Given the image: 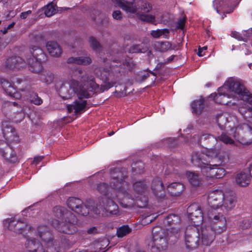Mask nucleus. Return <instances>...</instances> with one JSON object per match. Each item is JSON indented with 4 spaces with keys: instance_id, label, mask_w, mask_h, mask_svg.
<instances>
[{
    "instance_id": "f257e3e1",
    "label": "nucleus",
    "mask_w": 252,
    "mask_h": 252,
    "mask_svg": "<svg viewBox=\"0 0 252 252\" xmlns=\"http://www.w3.org/2000/svg\"><path fill=\"white\" fill-rule=\"evenodd\" d=\"M111 190L108 186L104 183L97 185V190L103 194V196L98 199L95 209H93L94 214L102 215L108 214L116 215L118 212V206L112 199H117L125 208L132 205L133 198L127 191L128 184L122 179L115 177H113L110 182Z\"/></svg>"
},
{
    "instance_id": "f03ea898",
    "label": "nucleus",
    "mask_w": 252,
    "mask_h": 252,
    "mask_svg": "<svg viewBox=\"0 0 252 252\" xmlns=\"http://www.w3.org/2000/svg\"><path fill=\"white\" fill-rule=\"evenodd\" d=\"M187 212L191 224L187 227L185 232V239L187 247L195 248L198 246L200 242V232L199 228L200 224L202 242L204 245H210L215 238L214 232L211 228L206 226V214L203 215L200 207L197 203L190 205Z\"/></svg>"
},
{
    "instance_id": "7ed1b4c3",
    "label": "nucleus",
    "mask_w": 252,
    "mask_h": 252,
    "mask_svg": "<svg viewBox=\"0 0 252 252\" xmlns=\"http://www.w3.org/2000/svg\"><path fill=\"white\" fill-rule=\"evenodd\" d=\"M236 202L235 196L232 193H224L220 189L212 190L209 193L208 203L211 210L206 213V215L209 220L215 224L216 232L221 233L226 230V220L222 213H217L215 210L220 209L223 213H226L235 207Z\"/></svg>"
},
{
    "instance_id": "20e7f679",
    "label": "nucleus",
    "mask_w": 252,
    "mask_h": 252,
    "mask_svg": "<svg viewBox=\"0 0 252 252\" xmlns=\"http://www.w3.org/2000/svg\"><path fill=\"white\" fill-rule=\"evenodd\" d=\"M80 81L84 84L83 86H80L77 81L72 79L62 86L59 91L60 96L64 99H70L75 94L79 99L74 101L73 104L67 106L69 112L74 110V113L76 114L82 111L86 105V101L82 99L89 97V92L98 87V85L94 81V77L88 73L81 76Z\"/></svg>"
},
{
    "instance_id": "39448f33",
    "label": "nucleus",
    "mask_w": 252,
    "mask_h": 252,
    "mask_svg": "<svg viewBox=\"0 0 252 252\" xmlns=\"http://www.w3.org/2000/svg\"><path fill=\"white\" fill-rule=\"evenodd\" d=\"M218 91L217 94H211L209 96L210 98H212L217 103L234 105L235 102L229 100L232 98L234 100L242 99L245 103L249 102L252 105V95L242 84L232 78H229Z\"/></svg>"
},
{
    "instance_id": "423d86ee",
    "label": "nucleus",
    "mask_w": 252,
    "mask_h": 252,
    "mask_svg": "<svg viewBox=\"0 0 252 252\" xmlns=\"http://www.w3.org/2000/svg\"><path fill=\"white\" fill-rule=\"evenodd\" d=\"M218 150L216 148H206L201 153H194L192 156V163L200 168L202 174L207 180L220 179L226 174L224 168L219 167L217 164L213 163L212 160L216 158Z\"/></svg>"
},
{
    "instance_id": "0eeeda50",
    "label": "nucleus",
    "mask_w": 252,
    "mask_h": 252,
    "mask_svg": "<svg viewBox=\"0 0 252 252\" xmlns=\"http://www.w3.org/2000/svg\"><path fill=\"white\" fill-rule=\"evenodd\" d=\"M38 233L41 242L35 238L27 240L26 246L31 249L27 252H59L58 242L53 241L52 234L46 227H39Z\"/></svg>"
},
{
    "instance_id": "6e6552de",
    "label": "nucleus",
    "mask_w": 252,
    "mask_h": 252,
    "mask_svg": "<svg viewBox=\"0 0 252 252\" xmlns=\"http://www.w3.org/2000/svg\"><path fill=\"white\" fill-rule=\"evenodd\" d=\"M53 213L55 216L61 220H54L52 225L57 227L60 232L72 234L76 231L75 224L77 222V219L72 213L61 206L54 208Z\"/></svg>"
},
{
    "instance_id": "1a4fd4ad",
    "label": "nucleus",
    "mask_w": 252,
    "mask_h": 252,
    "mask_svg": "<svg viewBox=\"0 0 252 252\" xmlns=\"http://www.w3.org/2000/svg\"><path fill=\"white\" fill-rule=\"evenodd\" d=\"M113 3L126 13L134 14L141 21L148 20V18L144 14L146 12H150L152 9L150 3L142 0H134L129 1L126 0H114Z\"/></svg>"
},
{
    "instance_id": "9d476101",
    "label": "nucleus",
    "mask_w": 252,
    "mask_h": 252,
    "mask_svg": "<svg viewBox=\"0 0 252 252\" xmlns=\"http://www.w3.org/2000/svg\"><path fill=\"white\" fill-rule=\"evenodd\" d=\"M29 69L34 73L42 70V64L46 60V56L42 49L37 46L32 45L30 48V54L26 58Z\"/></svg>"
},
{
    "instance_id": "9b49d317",
    "label": "nucleus",
    "mask_w": 252,
    "mask_h": 252,
    "mask_svg": "<svg viewBox=\"0 0 252 252\" xmlns=\"http://www.w3.org/2000/svg\"><path fill=\"white\" fill-rule=\"evenodd\" d=\"M231 134L238 143L243 145L252 143V128L248 124L243 123L232 126Z\"/></svg>"
},
{
    "instance_id": "f8f14e48",
    "label": "nucleus",
    "mask_w": 252,
    "mask_h": 252,
    "mask_svg": "<svg viewBox=\"0 0 252 252\" xmlns=\"http://www.w3.org/2000/svg\"><path fill=\"white\" fill-rule=\"evenodd\" d=\"M82 204V200L75 197H70L67 201L68 207L78 214L86 216L89 213L90 211H93L94 213L93 209L95 208H88L86 206H83Z\"/></svg>"
},
{
    "instance_id": "ddd939ff",
    "label": "nucleus",
    "mask_w": 252,
    "mask_h": 252,
    "mask_svg": "<svg viewBox=\"0 0 252 252\" xmlns=\"http://www.w3.org/2000/svg\"><path fill=\"white\" fill-rule=\"evenodd\" d=\"M3 224L9 229L18 233H22L27 227L26 222L15 219H7L3 221Z\"/></svg>"
},
{
    "instance_id": "4468645a",
    "label": "nucleus",
    "mask_w": 252,
    "mask_h": 252,
    "mask_svg": "<svg viewBox=\"0 0 252 252\" xmlns=\"http://www.w3.org/2000/svg\"><path fill=\"white\" fill-rule=\"evenodd\" d=\"M236 120L234 116H230L226 113H222L218 115L216 117L217 123L221 129L226 128H231V121Z\"/></svg>"
},
{
    "instance_id": "2eb2a0df",
    "label": "nucleus",
    "mask_w": 252,
    "mask_h": 252,
    "mask_svg": "<svg viewBox=\"0 0 252 252\" xmlns=\"http://www.w3.org/2000/svg\"><path fill=\"white\" fill-rule=\"evenodd\" d=\"M2 130L5 139L9 142L17 140L15 129L6 122H3L1 124Z\"/></svg>"
},
{
    "instance_id": "dca6fc26",
    "label": "nucleus",
    "mask_w": 252,
    "mask_h": 252,
    "mask_svg": "<svg viewBox=\"0 0 252 252\" xmlns=\"http://www.w3.org/2000/svg\"><path fill=\"white\" fill-rule=\"evenodd\" d=\"M162 233L161 230H160L158 233H157L156 232L153 234V243L154 246H152V250L154 252V250L157 248L158 249L157 252L160 251V250L163 249V247L166 245V240L165 238L161 237V235H158V234Z\"/></svg>"
},
{
    "instance_id": "f3484780",
    "label": "nucleus",
    "mask_w": 252,
    "mask_h": 252,
    "mask_svg": "<svg viewBox=\"0 0 252 252\" xmlns=\"http://www.w3.org/2000/svg\"><path fill=\"white\" fill-rule=\"evenodd\" d=\"M152 188L155 195L162 198L165 196L164 188L160 179H155L152 182Z\"/></svg>"
},
{
    "instance_id": "a211bd4d",
    "label": "nucleus",
    "mask_w": 252,
    "mask_h": 252,
    "mask_svg": "<svg viewBox=\"0 0 252 252\" xmlns=\"http://www.w3.org/2000/svg\"><path fill=\"white\" fill-rule=\"evenodd\" d=\"M0 155L9 162L14 163L17 161L16 154L8 146H6L3 149L0 148Z\"/></svg>"
},
{
    "instance_id": "6ab92c4d",
    "label": "nucleus",
    "mask_w": 252,
    "mask_h": 252,
    "mask_svg": "<svg viewBox=\"0 0 252 252\" xmlns=\"http://www.w3.org/2000/svg\"><path fill=\"white\" fill-rule=\"evenodd\" d=\"M218 139L227 145H237L238 141L231 134V128L227 130L226 132H222L218 137Z\"/></svg>"
},
{
    "instance_id": "aec40b11",
    "label": "nucleus",
    "mask_w": 252,
    "mask_h": 252,
    "mask_svg": "<svg viewBox=\"0 0 252 252\" xmlns=\"http://www.w3.org/2000/svg\"><path fill=\"white\" fill-rule=\"evenodd\" d=\"M46 48L50 54L53 57H59L62 54V49L58 43L50 41L46 43Z\"/></svg>"
},
{
    "instance_id": "412c9836",
    "label": "nucleus",
    "mask_w": 252,
    "mask_h": 252,
    "mask_svg": "<svg viewBox=\"0 0 252 252\" xmlns=\"http://www.w3.org/2000/svg\"><path fill=\"white\" fill-rule=\"evenodd\" d=\"M24 60L20 57H12L7 60L6 66L9 69L20 68L24 64Z\"/></svg>"
},
{
    "instance_id": "4be33fe9",
    "label": "nucleus",
    "mask_w": 252,
    "mask_h": 252,
    "mask_svg": "<svg viewBox=\"0 0 252 252\" xmlns=\"http://www.w3.org/2000/svg\"><path fill=\"white\" fill-rule=\"evenodd\" d=\"M150 12H146L145 13V16L148 18V20H142V21L149 22V23H153V22H158V23H164L166 21L164 19V15L160 12L158 11H155L152 13V14H149Z\"/></svg>"
},
{
    "instance_id": "5701e85b",
    "label": "nucleus",
    "mask_w": 252,
    "mask_h": 252,
    "mask_svg": "<svg viewBox=\"0 0 252 252\" xmlns=\"http://www.w3.org/2000/svg\"><path fill=\"white\" fill-rule=\"evenodd\" d=\"M167 189L171 195L178 196L184 190V187L180 182H174L169 184L167 187Z\"/></svg>"
},
{
    "instance_id": "b1692460",
    "label": "nucleus",
    "mask_w": 252,
    "mask_h": 252,
    "mask_svg": "<svg viewBox=\"0 0 252 252\" xmlns=\"http://www.w3.org/2000/svg\"><path fill=\"white\" fill-rule=\"evenodd\" d=\"M176 47L175 44H172L169 41L156 42L154 44V48L160 52H166L169 50H173Z\"/></svg>"
},
{
    "instance_id": "393cba45",
    "label": "nucleus",
    "mask_w": 252,
    "mask_h": 252,
    "mask_svg": "<svg viewBox=\"0 0 252 252\" xmlns=\"http://www.w3.org/2000/svg\"><path fill=\"white\" fill-rule=\"evenodd\" d=\"M67 63H68L87 65L92 63V60L89 57H70L68 59Z\"/></svg>"
},
{
    "instance_id": "a878e982",
    "label": "nucleus",
    "mask_w": 252,
    "mask_h": 252,
    "mask_svg": "<svg viewBox=\"0 0 252 252\" xmlns=\"http://www.w3.org/2000/svg\"><path fill=\"white\" fill-rule=\"evenodd\" d=\"M187 176L189 182L192 186H197L201 183L202 179L197 173L188 171L187 172Z\"/></svg>"
},
{
    "instance_id": "bb28decb",
    "label": "nucleus",
    "mask_w": 252,
    "mask_h": 252,
    "mask_svg": "<svg viewBox=\"0 0 252 252\" xmlns=\"http://www.w3.org/2000/svg\"><path fill=\"white\" fill-rule=\"evenodd\" d=\"M204 107V100L202 98L194 100L191 104L192 113L197 115L202 113Z\"/></svg>"
},
{
    "instance_id": "cd10ccee",
    "label": "nucleus",
    "mask_w": 252,
    "mask_h": 252,
    "mask_svg": "<svg viewBox=\"0 0 252 252\" xmlns=\"http://www.w3.org/2000/svg\"><path fill=\"white\" fill-rule=\"evenodd\" d=\"M236 181L239 186L246 187L250 183V177L247 173L241 172L237 175Z\"/></svg>"
},
{
    "instance_id": "c85d7f7f",
    "label": "nucleus",
    "mask_w": 252,
    "mask_h": 252,
    "mask_svg": "<svg viewBox=\"0 0 252 252\" xmlns=\"http://www.w3.org/2000/svg\"><path fill=\"white\" fill-rule=\"evenodd\" d=\"M148 47L147 45L141 44L132 45L128 49H127L126 51H127L130 53H145L148 51Z\"/></svg>"
},
{
    "instance_id": "c756f323",
    "label": "nucleus",
    "mask_w": 252,
    "mask_h": 252,
    "mask_svg": "<svg viewBox=\"0 0 252 252\" xmlns=\"http://www.w3.org/2000/svg\"><path fill=\"white\" fill-rule=\"evenodd\" d=\"M169 31L167 29H157L153 30L151 32V35L155 38L162 37L164 38H169Z\"/></svg>"
},
{
    "instance_id": "7c9ffc66",
    "label": "nucleus",
    "mask_w": 252,
    "mask_h": 252,
    "mask_svg": "<svg viewBox=\"0 0 252 252\" xmlns=\"http://www.w3.org/2000/svg\"><path fill=\"white\" fill-rule=\"evenodd\" d=\"M95 75L104 81H108L109 80V76L110 75L109 70L102 68H97L94 70Z\"/></svg>"
},
{
    "instance_id": "2f4dec72",
    "label": "nucleus",
    "mask_w": 252,
    "mask_h": 252,
    "mask_svg": "<svg viewBox=\"0 0 252 252\" xmlns=\"http://www.w3.org/2000/svg\"><path fill=\"white\" fill-rule=\"evenodd\" d=\"M231 36L238 40L247 42L250 36V33L249 31H245L242 33L234 32H232Z\"/></svg>"
},
{
    "instance_id": "473e14b6",
    "label": "nucleus",
    "mask_w": 252,
    "mask_h": 252,
    "mask_svg": "<svg viewBox=\"0 0 252 252\" xmlns=\"http://www.w3.org/2000/svg\"><path fill=\"white\" fill-rule=\"evenodd\" d=\"M216 158L221 164L224 165L229 161V154L227 152L219 149Z\"/></svg>"
},
{
    "instance_id": "72a5a7b5",
    "label": "nucleus",
    "mask_w": 252,
    "mask_h": 252,
    "mask_svg": "<svg viewBox=\"0 0 252 252\" xmlns=\"http://www.w3.org/2000/svg\"><path fill=\"white\" fill-rule=\"evenodd\" d=\"M0 83L2 86V87L6 92V93H7L8 94H11L13 93V92L15 91V88L11 84V83L9 82L7 80L3 78H1Z\"/></svg>"
},
{
    "instance_id": "f704fd0d",
    "label": "nucleus",
    "mask_w": 252,
    "mask_h": 252,
    "mask_svg": "<svg viewBox=\"0 0 252 252\" xmlns=\"http://www.w3.org/2000/svg\"><path fill=\"white\" fill-rule=\"evenodd\" d=\"M44 14L47 17H51L57 12L56 5L53 3H49L44 7Z\"/></svg>"
},
{
    "instance_id": "c9c22d12",
    "label": "nucleus",
    "mask_w": 252,
    "mask_h": 252,
    "mask_svg": "<svg viewBox=\"0 0 252 252\" xmlns=\"http://www.w3.org/2000/svg\"><path fill=\"white\" fill-rule=\"evenodd\" d=\"M131 231L128 225H123L117 230V235L119 238H122L129 234Z\"/></svg>"
},
{
    "instance_id": "e433bc0d",
    "label": "nucleus",
    "mask_w": 252,
    "mask_h": 252,
    "mask_svg": "<svg viewBox=\"0 0 252 252\" xmlns=\"http://www.w3.org/2000/svg\"><path fill=\"white\" fill-rule=\"evenodd\" d=\"M158 216V215L155 216L154 214L143 216V218L141 220V223L142 225L148 224L155 220Z\"/></svg>"
},
{
    "instance_id": "4c0bfd02",
    "label": "nucleus",
    "mask_w": 252,
    "mask_h": 252,
    "mask_svg": "<svg viewBox=\"0 0 252 252\" xmlns=\"http://www.w3.org/2000/svg\"><path fill=\"white\" fill-rule=\"evenodd\" d=\"M54 79V74L50 72H45L41 77L43 81L48 84H51L53 81Z\"/></svg>"
},
{
    "instance_id": "58836bf2",
    "label": "nucleus",
    "mask_w": 252,
    "mask_h": 252,
    "mask_svg": "<svg viewBox=\"0 0 252 252\" xmlns=\"http://www.w3.org/2000/svg\"><path fill=\"white\" fill-rule=\"evenodd\" d=\"M134 189L137 193H142L146 189V185L142 182H137L133 185Z\"/></svg>"
},
{
    "instance_id": "ea45409f",
    "label": "nucleus",
    "mask_w": 252,
    "mask_h": 252,
    "mask_svg": "<svg viewBox=\"0 0 252 252\" xmlns=\"http://www.w3.org/2000/svg\"><path fill=\"white\" fill-rule=\"evenodd\" d=\"M89 43L92 48L96 51H97L100 48V46L98 42L93 37L89 38Z\"/></svg>"
},
{
    "instance_id": "a19ab883",
    "label": "nucleus",
    "mask_w": 252,
    "mask_h": 252,
    "mask_svg": "<svg viewBox=\"0 0 252 252\" xmlns=\"http://www.w3.org/2000/svg\"><path fill=\"white\" fill-rule=\"evenodd\" d=\"M30 101L36 105H40L42 103V99L35 94L31 97Z\"/></svg>"
},
{
    "instance_id": "79ce46f5",
    "label": "nucleus",
    "mask_w": 252,
    "mask_h": 252,
    "mask_svg": "<svg viewBox=\"0 0 252 252\" xmlns=\"http://www.w3.org/2000/svg\"><path fill=\"white\" fill-rule=\"evenodd\" d=\"M186 22V17H183L179 19L177 22L176 28L179 29H183Z\"/></svg>"
},
{
    "instance_id": "37998d69",
    "label": "nucleus",
    "mask_w": 252,
    "mask_h": 252,
    "mask_svg": "<svg viewBox=\"0 0 252 252\" xmlns=\"http://www.w3.org/2000/svg\"><path fill=\"white\" fill-rule=\"evenodd\" d=\"M112 17L115 20H121L123 18V14L120 10H115L112 13Z\"/></svg>"
},
{
    "instance_id": "c03bdc74",
    "label": "nucleus",
    "mask_w": 252,
    "mask_h": 252,
    "mask_svg": "<svg viewBox=\"0 0 252 252\" xmlns=\"http://www.w3.org/2000/svg\"><path fill=\"white\" fill-rule=\"evenodd\" d=\"M178 217L175 215H170L166 218V222L169 224H172L173 221L178 220Z\"/></svg>"
},
{
    "instance_id": "a18cd8bd",
    "label": "nucleus",
    "mask_w": 252,
    "mask_h": 252,
    "mask_svg": "<svg viewBox=\"0 0 252 252\" xmlns=\"http://www.w3.org/2000/svg\"><path fill=\"white\" fill-rule=\"evenodd\" d=\"M213 6L218 13H219L222 9L221 8L222 4L220 3V0H215L213 1Z\"/></svg>"
},
{
    "instance_id": "49530a36",
    "label": "nucleus",
    "mask_w": 252,
    "mask_h": 252,
    "mask_svg": "<svg viewBox=\"0 0 252 252\" xmlns=\"http://www.w3.org/2000/svg\"><path fill=\"white\" fill-rule=\"evenodd\" d=\"M207 49V46H204L203 47H199L197 52V55L200 57H202L204 55V51Z\"/></svg>"
},
{
    "instance_id": "de8ad7c7",
    "label": "nucleus",
    "mask_w": 252,
    "mask_h": 252,
    "mask_svg": "<svg viewBox=\"0 0 252 252\" xmlns=\"http://www.w3.org/2000/svg\"><path fill=\"white\" fill-rule=\"evenodd\" d=\"M9 95L15 98L16 99H20L22 97V94H20L19 92L16 91L15 90L13 92V93L11 94H8Z\"/></svg>"
},
{
    "instance_id": "09e8293b",
    "label": "nucleus",
    "mask_w": 252,
    "mask_h": 252,
    "mask_svg": "<svg viewBox=\"0 0 252 252\" xmlns=\"http://www.w3.org/2000/svg\"><path fill=\"white\" fill-rule=\"evenodd\" d=\"M32 13L31 10H28L27 11L22 12L20 15V17L22 19L26 18L29 15H30Z\"/></svg>"
},
{
    "instance_id": "8fccbe9b",
    "label": "nucleus",
    "mask_w": 252,
    "mask_h": 252,
    "mask_svg": "<svg viewBox=\"0 0 252 252\" xmlns=\"http://www.w3.org/2000/svg\"><path fill=\"white\" fill-rule=\"evenodd\" d=\"M43 158V157L41 156H37L34 157L32 163L35 165L38 164V163Z\"/></svg>"
},
{
    "instance_id": "3c124183",
    "label": "nucleus",
    "mask_w": 252,
    "mask_h": 252,
    "mask_svg": "<svg viewBox=\"0 0 252 252\" xmlns=\"http://www.w3.org/2000/svg\"><path fill=\"white\" fill-rule=\"evenodd\" d=\"M14 25H15V23L13 22V23H11L10 24H9V25H8V26L6 28H4L3 30L2 31L3 33H6L9 29L13 27Z\"/></svg>"
},
{
    "instance_id": "603ef678",
    "label": "nucleus",
    "mask_w": 252,
    "mask_h": 252,
    "mask_svg": "<svg viewBox=\"0 0 252 252\" xmlns=\"http://www.w3.org/2000/svg\"><path fill=\"white\" fill-rule=\"evenodd\" d=\"M213 138V137H212V136L210 135H209V134H203L202 135L201 137H200V140L202 141V140H205L207 139H209V138Z\"/></svg>"
},
{
    "instance_id": "864d4df0",
    "label": "nucleus",
    "mask_w": 252,
    "mask_h": 252,
    "mask_svg": "<svg viewBox=\"0 0 252 252\" xmlns=\"http://www.w3.org/2000/svg\"><path fill=\"white\" fill-rule=\"evenodd\" d=\"M132 61L129 60L128 62H126L124 63V65H126L127 68L130 69L132 67Z\"/></svg>"
},
{
    "instance_id": "5fc2aeb1",
    "label": "nucleus",
    "mask_w": 252,
    "mask_h": 252,
    "mask_svg": "<svg viewBox=\"0 0 252 252\" xmlns=\"http://www.w3.org/2000/svg\"><path fill=\"white\" fill-rule=\"evenodd\" d=\"M144 203L142 205H141L140 204H139V202H138V201H140V199H137V205L139 207H144V206H146L147 204V198L145 197H144Z\"/></svg>"
},
{
    "instance_id": "6e6d98bb",
    "label": "nucleus",
    "mask_w": 252,
    "mask_h": 252,
    "mask_svg": "<svg viewBox=\"0 0 252 252\" xmlns=\"http://www.w3.org/2000/svg\"><path fill=\"white\" fill-rule=\"evenodd\" d=\"M249 171L251 177L252 178V164L250 166Z\"/></svg>"
},
{
    "instance_id": "4d7b16f0",
    "label": "nucleus",
    "mask_w": 252,
    "mask_h": 252,
    "mask_svg": "<svg viewBox=\"0 0 252 252\" xmlns=\"http://www.w3.org/2000/svg\"><path fill=\"white\" fill-rule=\"evenodd\" d=\"M239 111L240 113L242 115H244V112L246 111H244V110H243V108H242V107L239 108Z\"/></svg>"
},
{
    "instance_id": "13d9d810",
    "label": "nucleus",
    "mask_w": 252,
    "mask_h": 252,
    "mask_svg": "<svg viewBox=\"0 0 252 252\" xmlns=\"http://www.w3.org/2000/svg\"><path fill=\"white\" fill-rule=\"evenodd\" d=\"M174 56H172L168 59V62H171L173 60Z\"/></svg>"
},
{
    "instance_id": "bf43d9fd",
    "label": "nucleus",
    "mask_w": 252,
    "mask_h": 252,
    "mask_svg": "<svg viewBox=\"0 0 252 252\" xmlns=\"http://www.w3.org/2000/svg\"><path fill=\"white\" fill-rule=\"evenodd\" d=\"M95 229L94 228H91V229L88 230V233H93V230H94Z\"/></svg>"
},
{
    "instance_id": "052dcab7",
    "label": "nucleus",
    "mask_w": 252,
    "mask_h": 252,
    "mask_svg": "<svg viewBox=\"0 0 252 252\" xmlns=\"http://www.w3.org/2000/svg\"><path fill=\"white\" fill-rule=\"evenodd\" d=\"M114 133V132L112 131V132H110V133H108V135H109V136H111V135H112Z\"/></svg>"
},
{
    "instance_id": "680f3d73",
    "label": "nucleus",
    "mask_w": 252,
    "mask_h": 252,
    "mask_svg": "<svg viewBox=\"0 0 252 252\" xmlns=\"http://www.w3.org/2000/svg\"><path fill=\"white\" fill-rule=\"evenodd\" d=\"M113 85H109L108 87H107L106 88L104 89V90H107L109 88H110V87H112Z\"/></svg>"
},
{
    "instance_id": "e2e57ef3",
    "label": "nucleus",
    "mask_w": 252,
    "mask_h": 252,
    "mask_svg": "<svg viewBox=\"0 0 252 252\" xmlns=\"http://www.w3.org/2000/svg\"><path fill=\"white\" fill-rule=\"evenodd\" d=\"M250 53H245V54H249Z\"/></svg>"
},
{
    "instance_id": "0e129e2a",
    "label": "nucleus",
    "mask_w": 252,
    "mask_h": 252,
    "mask_svg": "<svg viewBox=\"0 0 252 252\" xmlns=\"http://www.w3.org/2000/svg\"><path fill=\"white\" fill-rule=\"evenodd\" d=\"M78 71H79V73H81V71L80 70H79Z\"/></svg>"
},
{
    "instance_id": "69168bd1",
    "label": "nucleus",
    "mask_w": 252,
    "mask_h": 252,
    "mask_svg": "<svg viewBox=\"0 0 252 252\" xmlns=\"http://www.w3.org/2000/svg\"><path fill=\"white\" fill-rule=\"evenodd\" d=\"M20 115H21L22 117L23 118V115L22 114H21Z\"/></svg>"
},
{
    "instance_id": "338daca9",
    "label": "nucleus",
    "mask_w": 252,
    "mask_h": 252,
    "mask_svg": "<svg viewBox=\"0 0 252 252\" xmlns=\"http://www.w3.org/2000/svg\"><path fill=\"white\" fill-rule=\"evenodd\" d=\"M244 46L245 47H246V44H244Z\"/></svg>"
},
{
    "instance_id": "774afa93",
    "label": "nucleus",
    "mask_w": 252,
    "mask_h": 252,
    "mask_svg": "<svg viewBox=\"0 0 252 252\" xmlns=\"http://www.w3.org/2000/svg\"><path fill=\"white\" fill-rule=\"evenodd\" d=\"M146 220L149 221V219H147Z\"/></svg>"
}]
</instances>
